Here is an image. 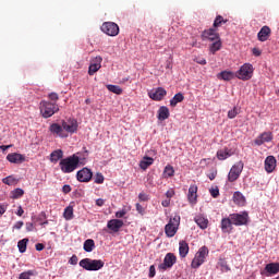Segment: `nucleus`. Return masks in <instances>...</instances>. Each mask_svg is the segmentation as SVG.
I'll return each instance as SVG.
<instances>
[{
  "instance_id": "8fccbe9b",
  "label": "nucleus",
  "mask_w": 279,
  "mask_h": 279,
  "mask_svg": "<svg viewBox=\"0 0 279 279\" xmlns=\"http://www.w3.org/2000/svg\"><path fill=\"white\" fill-rule=\"evenodd\" d=\"M23 226H25V222H23L22 220L16 221L12 227V232H14L15 230H21Z\"/></svg>"
},
{
  "instance_id": "2eb2a0df",
  "label": "nucleus",
  "mask_w": 279,
  "mask_h": 279,
  "mask_svg": "<svg viewBox=\"0 0 279 279\" xmlns=\"http://www.w3.org/2000/svg\"><path fill=\"white\" fill-rule=\"evenodd\" d=\"M150 99L154 101H162L167 97V90L162 87H158L155 92L149 93Z\"/></svg>"
},
{
  "instance_id": "5701e85b",
  "label": "nucleus",
  "mask_w": 279,
  "mask_h": 279,
  "mask_svg": "<svg viewBox=\"0 0 279 279\" xmlns=\"http://www.w3.org/2000/svg\"><path fill=\"white\" fill-rule=\"evenodd\" d=\"M265 271L267 276H276L279 274V263H269L265 266Z\"/></svg>"
},
{
  "instance_id": "a211bd4d",
  "label": "nucleus",
  "mask_w": 279,
  "mask_h": 279,
  "mask_svg": "<svg viewBox=\"0 0 279 279\" xmlns=\"http://www.w3.org/2000/svg\"><path fill=\"white\" fill-rule=\"evenodd\" d=\"M7 160L13 165H21L25 162V156L19 153H11L7 156Z\"/></svg>"
},
{
  "instance_id": "393cba45",
  "label": "nucleus",
  "mask_w": 279,
  "mask_h": 279,
  "mask_svg": "<svg viewBox=\"0 0 279 279\" xmlns=\"http://www.w3.org/2000/svg\"><path fill=\"white\" fill-rule=\"evenodd\" d=\"M151 165H154V158L145 156L140 161V169H143V171H147V169H149Z\"/></svg>"
},
{
  "instance_id": "6e6552de",
  "label": "nucleus",
  "mask_w": 279,
  "mask_h": 279,
  "mask_svg": "<svg viewBox=\"0 0 279 279\" xmlns=\"http://www.w3.org/2000/svg\"><path fill=\"white\" fill-rule=\"evenodd\" d=\"M229 217L233 226H247V221H250L247 211H243L242 214H231Z\"/></svg>"
},
{
  "instance_id": "052dcab7",
  "label": "nucleus",
  "mask_w": 279,
  "mask_h": 279,
  "mask_svg": "<svg viewBox=\"0 0 279 279\" xmlns=\"http://www.w3.org/2000/svg\"><path fill=\"white\" fill-rule=\"evenodd\" d=\"M26 232H34V223L26 222Z\"/></svg>"
},
{
  "instance_id": "9b49d317",
  "label": "nucleus",
  "mask_w": 279,
  "mask_h": 279,
  "mask_svg": "<svg viewBox=\"0 0 279 279\" xmlns=\"http://www.w3.org/2000/svg\"><path fill=\"white\" fill-rule=\"evenodd\" d=\"M101 32L107 36H119V25L114 22H105L101 25Z\"/></svg>"
},
{
  "instance_id": "a878e982",
  "label": "nucleus",
  "mask_w": 279,
  "mask_h": 279,
  "mask_svg": "<svg viewBox=\"0 0 279 279\" xmlns=\"http://www.w3.org/2000/svg\"><path fill=\"white\" fill-rule=\"evenodd\" d=\"M169 117H170L169 108L165 107V106L160 107L158 110L157 119L159 121H167V119H169Z\"/></svg>"
},
{
  "instance_id": "09e8293b",
  "label": "nucleus",
  "mask_w": 279,
  "mask_h": 279,
  "mask_svg": "<svg viewBox=\"0 0 279 279\" xmlns=\"http://www.w3.org/2000/svg\"><path fill=\"white\" fill-rule=\"evenodd\" d=\"M90 62L93 64H98V68L101 69V62H104V58H101V56H97L96 58L92 59Z\"/></svg>"
},
{
  "instance_id": "9d476101",
  "label": "nucleus",
  "mask_w": 279,
  "mask_h": 279,
  "mask_svg": "<svg viewBox=\"0 0 279 279\" xmlns=\"http://www.w3.org/2000/svg\"><path fill=\"white\" fill-rule=\"evenodd\" d=\"M61 124L63 125V131L65 132V134H75L77 133V120L75 119H69V120H62Z\"/></svg>"
},
{
  "instance_id": "e2e57ef3",
  "label": "nucleus",
  "mask_w": 279,
  "mask_h": 279,
  "mask_svg": "<svg viewBox=\"0 0 279 279\" xmlns=\"http://www.w3.org/2000/svg\"><path fill=\"white\" fill-rule=\"evenodd\" d=\"M70 265H77V255H73L70 259H69Z\"/></svg>"
},
{
  "instance_id": "603ef678",
  "label": "nucleus",
  "mask_w": 279,
  "mask_h": 279,
  "mask_svg": "<svg viewBox=\"0 0 279 279\" xmlns=\"http://www.w3.org/2000/svg\"><path fill=\"white\" fill-rule=\"evenodd\" d=\"M156 276V266L151 265L149 267V274H148V277L149 278H154Z\"/></svg>"
},
{
  "instance_id": "0eeeda50",
  "label": "nucleus",
  "mask_w": 279,
  "mask_h": 279,
  "mask_svg": "<svg viewBox=\"0 0 279 279\" xmlns=\"http://www.w3.org/2000/svg\"><path fill=\"white\" fill-rule=\"evenodd\" d=\"M243 167H244L243 161H239L231 167L228 174L229 182H236V180L241 178V173H243Z\"/></svg>"
},
{
  "instance_id": "bb28decb",
  "label": "nucleus",
  "mask_w": 279,
  "mask_h": 279,
  "mask_svg": "<svg viewBox=\"0 0 279 279\" xmlns=\"http://www.w3.org/2000/svg\"><path fill=\"white\" fill-rule=\"evenodd\" d=\"M179 254L181 258H186L189 254V243H186L184 240L179 242Z\"/></svg>"
},
{
  "instance_id": "a19ab883",
  "label": "nucleus",
  "mask_w": 279,
  "mask_h": 279,
  "mask_svg": "<svg viewBox=\"0 0 279 279\" xmlns=\"http://www.w3.org/2000/svg\"><path fill=\"white\" fill-rule=\"evenodd\" d=\"M63 217L64 219H66V221H70V219H73V207L71 206L66 207L64 209Z\"/></svg>"
},
{
  "instance_id": "f3484780",
  "label": "nucleus",
  "mask_w": 279,
  "mask_h": 279,
  "mask_svg": "<svg viewBox=\"0 0 279 279\" xmlns=\"http://www.w3.org/2000/svg\"><path fill=\"white\" fill-rule=\"evenodd\" d=\"M264 165H265L266 172L274 173V171L276 170V167H277L276 157H274V156L266 157Z\"/></svg>"
},
{
  "instance_id": "37998d69",
  "label": "nucleus",
  "mask_w": 279,
  "mask_h": 279,
  "mask_svg": "<svg viewBox=\"0 0 279 279\" xmlns=\"http://www.w3.org/2000/svg\"><path fill=\"white\" fill-rule=\"evenodd\" d=\"M48 99L51 104H58L60 96L58 95V93L52 92V93L48 94Z\"/></svg>"
},
{
  "instance_id": "e433bc0d",
  "label": "nucleus",
  "mask_w": 279,
  "mask_h": 279,
  "mask_svg": "<svg viewBox=\"0 0 279 279\" xmlns=\"http://www.w3.org/2000/svg\"><path fill=\"white\" fill-rule=\"evenodd\" d=\"M162 175L163 178H173V175H175V170L173 169V166L167 165L163 169Z\"/></svg>"
},
{
  "instance_id": "680f3d73",
  "label": "nucleus",
  "mask_w": 279,
  "mask_h": 279,
  "mask_svg": "<svg viewBox=\"0 0 279 279\" xmlns=\"http://www.w3.org/2000/svg\"><path fill=\"white\" fill-rule=\"evenodd\" d=\"M170 205H171V199L170 198H167V199L161 202V206H163V208H169Z\"/></svg>"
},
{
  "instance_id": "1a4fd4ad",
  "label": "nucleus",
  "mask_w": 279,
  "mask_h": 279,
  "mask_svg": "<svg viewBox=\"0 0 279 279\" xmlns=\"http://www.w3.org/2000/svg\"><path fill=\"white\" fill-rule=\"evenodd\" d=\"M201 38L204 41L208 40L209 43H215V40H219L221 37L219 36L218 29L214 28L213 26L211 28L203 31Z\"/></svg>"
},
{
  "instance_id": "a18cd8bd",
  "label": "nucleus",
  "mask_w": 279,
  "mask_h": 279,
  "mask_svg": "<svg viewBox=\"0 0 279 279\" xmlns=\"http://www.w3.org/2000/svg\"><path fill=\"white\" fill-rule=\"evenodd\" d=\"M99 69H101V68H99L98 64H95V63L90 62L89 69H88V74L93 75V74L97 73V71H99Z\"/></svg>"
},
{
  "instance_id": "f8f14e48",
  "label": "nucleus",
  "mask_w": 279,
  "mask_h": 279,
  "mask_svg": "<svg viewBox=\"0 0 279 279\" xmlns=\"http://www.w3.org/2000/svg\"><path fill=\"white\" fill-rule=\"evenodd\" d=\"M49 132L52 133L53 136H59V138H69V134L64 132V128L59 123H52L49 126Z\"/></svg>"
},
{
  "instance_id": "dca6fc26",
  "label": "nucleus",
  "mask_w": 279,
  "mask_h": 279,
  "mask_svg": "<svg viewBox=\"0 0 279 279\" xmlns=\"http://www.w3.org/2000/svg\"><path fill=\"white\" fill-rule=\"evenodd\" d=\"M233 222H232V218H222L221 219V222H220V228H221V231L225 233V234H230V232H232L233 228H232Z\"/></svg>"
},
{
  "instance_id": "ddd939ff",
  "label": "nucleus",
  "mask_w": 279,
  "mask_h": 279,
  "mask_svg": "<svg viewBox=\"0 0 279 279\" xmlns=\"http://www.w3.org/2000/svg\"><path fill=\"white\" fill-rule=\"evenodd\" d=\"M76 180H78V182H90V180H93V171L88 168L78 170L76 173Z\"/></svg>"
},
{
  "instance_id": "7ed1b4c3",
  "label": "nucleus",
  "mask_w": 279,
  "mask_h": 279,
  "mask_svg": "<svg viewBox=\"0 0 279 279\" xmlns=\"http://www.w3.org/2000/svg\"><path fill=\"white\" fill-rule=\"evenodd\" d=\"M78 265L86 271H99V269H102L105 263L101 259L84 258L80 260Z\"/></svg>"
},
{
  "instance_id": "4c0bfd02",
  "label": "nucleus",
  "mask_w": 279,
  "mask_h": 279,
  "mask_svg": "<svg viewBox=\"0 0 279 279\" xmlns=\"http://www.w3.org/2000/svg\"><path fill=\"white\" fill-rule=\"evenodd\" d=\"M83 250H85L86 252H93V250H95V240H86L83 244Z\"/></svg>"
},
{
  "instance_id": "774afa93",
  "label": "nucleus",
  "mask_w": 279,
  "mask_h": 279,
  "mask_svg": "<svg viewBox=\"0 0 279 279\" xmlns=\"http://www.w3.org/2000/svg\"><path fill=\"white\" fill-rule=\"evenodd\" d=\"M260 49H258V48H253V56H256V57H258V56H260Z\"/></svg>"
},
{
  "instance_id": "4468645a",
  "label": "nucleus",
  "mask_w": 279,
  "mask_h": 279,
  "mask_svg": "<svg viewBox=\"0 0 279 279\" xmlns=\"http://www.w3.org/2000/svg\"><path fill=\"white\" fill-rule=\"evenodd\" d=\"M271 141H274V134L271 132H264L254 140V143L260 147V145H265V143H271Z\"/></svg>"
},
{
  "instance_id": "f03ea898",
  "label": "nucleus",
  "mask_w": 279,
  "mask_h": 279,
  "mask_svg": "<svg viewBox=\"0 0 279 279\" xmlns=\"http://www.w3.org/2000/svg\"><path fill=\"white\" fill-rule=\"evenodd\" d=\"M40 114L44 119H49L53 114L60 112V106L57 102H51L49 100H41L39 104Z\"/></svg>"
},
{
  "instance_id": "3c124183",
  "label": "nucleus",
  "mask_w": 279,
  "mask_h": 279,
  "mask_svg": "<svg viewBox=\"0 0 279 279\" xmlns=\"http://www.w3.org/2000/svg\"><path fill=\"white\" fill-rule=\"evenodd\" d=\"M125 215H128V211H125V209H122V210L116 213L117 219H123V217H125Z\"/></svg>"
},
{
  "instance_id": "f257e3e1",
  "label": "nucleus",
  "mask_w": 279,
  "mask_h": 279,
  "mask_svg": "<svg viewBox=\"0 0 279 279\" xmlns=\"http://www.w3.org/2000/svg\"><path fill=\"white\" fill-rule=\"evenodd\" d=\"M80 156H77L76 154L61 159L59 162V167L62 173H73V171H75V169L80 167Z\"/></svg>"
},
{
  "instance_id": "5fc2aeb1",
  "label": "nucleus",
  "mask_w": 279,
  "mask_h": 279,
  "mask_svg": "<svg viewBox=\"0 0 279 279\" xmlns=\"http://www.w3.org/2000/svg\"><path fill=\"white\" fill-rule=\"evenodd\" d=\"M209 192H210L211 197L217 198V196L219 195V187L210 189Z\"/></svg>"
},
{
  "instance_id": "473e14b6",
  "label": "nucleus",
  "mask_w": 279,
  "mask_h": 279,
  "mask_svg": "<svg viewBox=\"0 0 279 279\" xmlns=\"http://www.w3.org/2000/svg\"><path fill=\"white\" fill-rule=\"evenodd\" d=\"M217 267H220V271H222V274L230 271V265H228V260H226V258H219Z\"/></svg>"
},
{
  "instance_id": "338daca9",
  "label": "nucleus",
  "mask_w": 279,
  "mask_h": 279,
  "mask_svg": "<svg viewBox=\"0 0 279 279\" xmlns=\"http://www.w3.org/2000/svg\"><path fill=\"white\" fill-rule=\"evenodd\" d=\"M208 178H209V180H215V178H217V171H214V172H210L209 174H208Z\"/></svg>"
},
{
  "instance_id": "69168bd1",
  "label": "nucleus",
  "mask_w": 279,
  "mask_h": 279,
  "mask_svg": "<svg viewBox=\"0 0 279 279\" xmlns=\"http://www.w3.org/2000/svg\"><path fill=\"white\" fill-rule=\"evenodd\" d=\"M105 204H106V201H104L102 198L96 199V206H104Z\"/></svg>"
},
{
  "instance_id": "412c9836",
  "label": "nucleus",
  "mask_w": 279,
  "mask_h": 279,
  "mask_svg": "<svg viewBox=\"0 0 279 279\" xmlns=\"http://www.w3.org/2000/svg\"><path fill=\"white\" fill-rule=\"evenodd\" d=\"M107 228L112 232H119L123 228V220L121 219H111L107 223Z\"/></svg>"
},
{
  "instance_id": "b1692460",
  "label": "nucleus",
  "mask_w": 279,
  "mask_h": 279,
  "mask_svg": "<svg viewBox=\"0 0 279 279\" xmlns=\"http://www.w3.org/2000/svg\"><path fill=\"white\" fill-rule=\"evenodd\" d=\"M217 77L219 80H223V82H230V80H234L236 77V74L232 71H222L217 74Z\"/></svg>"
},
{
  "instance_id": "c03bdc74",
  "label": "nucleus",
  "mask_w": 279,
  "mask_h": 279,
  "mask_svg": "<svg viewBox=\"0 0 279 279\" xmlns=\"http://www.w3.org/2000/svg\"><path fill=\"white\" fill-rule=\"evenodd\" d=\"M3 184H8V186H12V184H16V179L12 175L2 179Z\"/></svg>"
},
{
  "instance_id": "7c9ffc66",
  "label": "nucleus",
  "mask_w": 279,
  "mask_h": 279,
  "mask_svg": "<svg viewBox=\"0 0 279 279\" xmlns=\"http://www.w3.org/2000/svg\"><path fill=\"white\" fill-rule=\"evenodd\" d=\"M182 101H184V95L182 93H178L170 100V106L172 108H175V106H178L179 104H182Z\"/></svg>"
},
{
  "instance_id": "de8ad7c7",
  "label": "nucleus",
  "mask_w": 279,
  "mask_h": 279,
  "mask_svg": "<svg viewBox=\"0 0 279 279\" xmlns=\"http://www.w3.org/2000/svg\"><path fill=\"white\" fill-rule=\"evenodd\" d=\"M32 276H34V271L28 270V271H24V272L20 274L19 279H29V278H32Z\"/></svg>"
},
{
  "instance_id": "c756f323",
  "label": "nucleus",
  "mask_w": 279,
  "mask_h": 279,
  "mask_svg": "<svg viewBox=\"0 0 279 279\" xmlns=\"http://www.w3.org/2000/svg\"><path fill=\"white\" fill-rule=\"evenodd\" d=\"M230 156H232V151L228 148L220 149L217 151L218 160H227V158H230Z\"/></svg>"
},
{
  "instance_id": "c85d7f7f",
  "label": "nucleus",
  "mask_w": 279,
  "mask_h": 279,
  "mask_svg": "<svg viewBox=\"0 0 279 279\" xmlns=\"http://www.w3.org/2000/svg\"><path fill=\"white\" fill-rule=\"evenodd\" d=\"M194 221L201 230H206V228H208V220L203 216H196Z\"/></svg>"
},
{
  "instance_id": "ea45409f",
  "label": "nucleus",
  "mask_w": 279,
  "mask_h": 279,
  "mask_svg": "<svg viewBox=\"0 0 279 279\" xmlns=\"http://www.w3.org/2000/svg\"><path fill=\"white\" fill-rule=\"evenodd\" d=\"M11 195L13 199H19L23 197V195H25V191H23V189L17 187L11 192Z\"/></svg>"
},
{
  "instance_id": "aec40b11",
  "label": "nucleus",
  "mask_w": 279,
  "mask_h": 279,
  "mask_svg": "<svg viewBox=\"0 0 279 279\" xmlns=\"http://www.w3.org/2000/svg\"><path fill=\"white\" fill-rule=\"evenodd\" d=\"M269 36H271V28H269V26H263L257 34V38L260 43L269 40Z\"/></svg>"
},
{
  "instance_id": "423d86ee",
  "label": "nucleus",
  "mask_w": 279,
  "mask_h": 279,
  "mask_svg": "<svg viewBox=\"0 0 279 279\" xmlns=\"http://www.w3.org/2000/svg\"><path fill=\"white\" fill-rule=\"evenodd\" d=\"M254 66H252L250 63H244L235 73V77H238V80H242L243 82H247V80H252Z\"/></svg>"
},
{
  "instance_id": "58836bf2",
  "label": "nucleus",
  "mask_w": 279,
  "mask_h": 279,
  "mask_svg": "<svg viewBox=\"0 0 279 279\" xmlns=\"http://www.w3.org/2000/svg\"><path fill=\"white\" fill-rule=\"evenodd\" d=\"M107 90L113 93L114 95H123V88L119 85H107Z\"/></svg>"
},
{
  "instance_id": "79ce46f5",
  "label": "nucleus",
  "mask_w": 279,
  "mask_h": 279,
  "mask_svg": "<svg viewBox=\"0 0 279 279\" xmlns=\"http://www.w3.org/2000/svg\"><path fill=\"white\" fill-rule=\"evenodd\" d=\"M105 180H106V178L104 177V174L101 172H97L94 177L95 184H104Z\"/></svg>"
},
{
  "instance_id": "72a5a7b5",
  "label": "nucleus",
  "mask_w": 279,
  "mask_h": 279,
  "mask_svg": "<svg viewBox=\"0 0 279 279\" xmlns=\"http://www.w3.org/2000/svg\"><path fill=\"white\" fill-rule=\"evenodd\" d=\"M64 153L62 149H57L50 154V160L51 162H58V160H61L63 158Z\"/></svg>"
},
{
  "instance_id": "4be33fe9",
  "label": "nucleus",
  "mask_w": 279,
  "mask_h": 279,
  "mask_svg": "<svg viewBox=\"0 0 279 279\" xmlns=\"http://www.w3.org/2000/svg\"><path fill=\"white\" fill-rule=\"evenodd\" d=\"M187 201L190 204H197V186L195 184H192L189 187Z\"/></svg>"
},
{
  "instance_id": "c9c22d12",
  "label": "nucleus",
  "mask_w": 279,
  "mask_h": 279,
  "mask_svg": "<svg viewBox=\"0 0 279 279\" xmlns=\"http://www.w3.org/2000/svg\"><path fill=\"white\" fill-rule=\"evenodd\" d=\"M221 49V38L214 40V43L209 46L210 53L215 54L217 51Z\"/></svg>"
},
{
  "instance_id": "6e6d98bb",
  "label": "nucleus",
  "mask_w": 279,
  "mask_h": 279,
  "mask_svg": "<svg viewBox=\"0 0 279 279\" xmlns=\"http://www.w3.org/2000/svg\"><path fill=\"white\" fill-rule=\"evenodd\" d=\"M135 208H136L137 213H140V215H144L145 214V208H143V205L137 203L135 205Z\"/></svg>"
},
{
  "instance_id": "49530a36",
  "label": "nucleus",
  "mask_w": 279,
  "mask_h": 279,
  "mask_svg": "<svg viewBox=\"0 0 279 279\" xmlns=\"http://www.w3.org/2000/svg\"><path fill=\"white\" fill-rule=\"evenodd\" d=\"M236 114H239V108L234 107L228 111V119H235Z\"/></svg>"
},
{
  "instance_id": "4d7b16f0",
  "label": "nucleus",
  "mask_w": 279,
  "mask_h": 279,
  "mask_svg": "<svg viewBox=\"0 0 279 279\" xmlns=\"http://www.w3.org/2000/svg\"><path fill=\"white\" fill-rule=\"evenodd\" d=\"M71 191H72L71 185H69V184L63 185L62 193H64L66 195V194L71 193Z\"/></svg>"
},
{
  "instance_id": "cd10ccee",
  "label": "nucleus",
  "mask_w": 279,
  "mask_h": 279,
  "mask_svg": "<svg viewBox=\"0 0 279 279\" xmlns=\"http://www.w3.org/2000/svg\"><path fill=\"white\" fill-rule=\"evenodd\" d=\"M233 202L236 204V206H245V196L241 192H234Z\"/></svg>"
},
{
  "instance_id": "bf43d9fd",
  "label": "nucleus",
  "mask_w": 279,
  "mask_h": 279,
  "mask_svg": "<svg viewBox=\"0 0 279 279\" xmlns=\"http://www.w3.org/2000/svg\"><path fill=\"white\" fill-rule=\"evenodd\" d=\"M5 210H8V204H0V215H5Z\"/></svg>"
},
{
  "instance_id": "20e7f679",
  "label": "nucleus",
  "mask_w": 279,
  "mask_h": 279,
  "mask_svg": "<svg viewBox=\"0 0 279 279\" xmlns=\"http://www.w3.org/2000/svg\"><path fill=\"white\" fill-rule=\"evenodd\" d=\"M178 228H180V215H174L165 227L168 239H173L178 234Z\"/></svg>"
},
{
  "instance_id": "0e129e2a",
  "label": "nucleus",
  "mask_w": 279,
  "mask_h": 279,
  "mask_svg": "<svg viewBox=\"0 0 279 279\" xmlns=\"http://www.w3.org/2000/svg\"><path fill=\"white\" fill-rule=\"evenodd\" d=\"M35 248H36L37 252H43V250H45V244H43V243H37V244L35 245Z\"/></svg>"
},
{
  "instance_id": "6ab92c4d",
  "label": "nucleus",
  "mask_w": 279,
  "mask_h": 279,
  "mask_svg": "<svg viewBox=\"0 0 279 279\" xmlns=\"http://www.w3.org/2000/svg\"><path fill=\"white\" fill-rule=\"evenodd\" d=\"M175 260H177L175 255H173V253H168L165 256L163 264H161L159 268L160 269L171 268L172 265H175Z\"/></svg>"
},
{
  "instance_id": "2f4dec72",
  "label": "nucleus",
  "mask_w": 279,
  "mask_h": 279,
  "mask_svg": "<svg viewBox=\"0 0 279 279\" xmlns=\"http://www.w3.org/2000/svg\"><path fill=\"white\" fill-rule=\"evenodd\" d=\"M226 23H228V19H223V16L217 15L216 19L214 20L213 27L219 29V27L226 25Z\"/></svg>"
},
{
  "instance_id": "f704fd0d",
  "label": "nucleus",
  "mask_w": 279,
  "mask_h": 279,
  "mask_svg": "<svg viewBox=\"0 0 279 279\" xmlns=\"http://www.w3.org/2000/svg\"><path fill=\"white\" fill-rule=\"evenodd\" d=\"M27 243H29V239L25 238L17 242L19 252L21 254H25L27 252Z\"/></svg>"
},
{
  "instance_id": "864d4df0",
  "label": "nucleus",
  "mask_w": 279,
  "mask_h": 279,
  "mask_svg": "<svg viewBox=\"0 0 279 279\" xmlns=\"http://www.w3.org/2000/svg\"><path fill=\"white\" fill-rule=\"evenodd\" d=\"M138 199H140V202H148L149 196H147V194H145V193H140Z\"/></svg>"
},
{
  "instance_id": "13d9d810",
  "label": "nucleus",
  "mask_w": 279,
  "mask_h": 279,
  "mask_svg": "<svg viewBox=\"0 0 279 279\" xmlns=\"http://www.w3.org/2000/svg\"><path fill=\"white\" fill-rule=\"evenodd\" d=\"M173 195H175V191L173 189H170L166 192V197H168V199H171Z\"/></svg>"
},
{
  "instance_id": "39448f33",
  "label": "nucleus",
  "mask_w": 279,
  "mask_h": 279,
  "mask_svg": "<svg viewBox=\"0 0 279 279\" xmlns=\"http://www.w3.org/2000/svg\"><path fill=\"white\" fill-rule=\"evenodd\" d=\"M209 251L206 246H202L198 252L195 254L191 267L192 269H198L202 267L204 263H206V258L208 257Z\"/></svg>"
}]
</instances>
